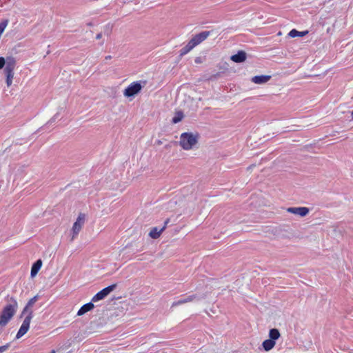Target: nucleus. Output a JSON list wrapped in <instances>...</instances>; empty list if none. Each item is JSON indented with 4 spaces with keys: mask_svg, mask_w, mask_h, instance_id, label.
<instances>
[{
    "mask_svg": "<svg viewBox=\"0 0 353 353\" xmlns=\"http://www.w3.org/2000/svg\"><path fill=\"white\" fill-rule=\"evenodd\" d=\"M42 265V261L41 259L37 260L32 266L31 268V276H34L40 270Z\"/></svg>",
    "mask_w": 353,
    "mask_h": 353,
    "instance_id": "2eb2a0df",
    "label": "nucleus"
},
{
    "mask_svg": "<svg viewBox=\"0 0 353 353\" xmlns=\"http://www.w3.org/2000/svg\"><path fill=\"white\" fill-rule=\"evenodd\" d=\"M10 151V146L7 147L4 150H3V151L0 153V155H3L5 153H6V152H9Z\"/></svg>",
    "mask_w": 353,
    "mask_h": 353,
    "instance_id": "393cba45",
    "label": "nucleus"
},
{
    "mask_svg": "<svg viewBox=\"0 0 353 353\" xmlns=\"http://www.w3.org/2000/svg\"><path fill=\"white\" fill-rule=\"evenodd\" d=\"M117 288V284L110 285L97 292L92 299V302H97L104 299L111 292Z\"/></svg>",
    "mask_w": 353,
    "mask_h": 353,
    "instance_id": "423d86ee",
    "label": "nucleus"
},
{
    "mask_svg": "<svg viewBox=\"0 0 353 353\" xmlns=\"http://www.w3.org/2000/svg\"><path fill=\"white\" fill-rule=\"evenodd\" d=\"M281 334L278 329L272 328L269 332V337L271 340L275 341L280 337Z\"/></svg>",
    "mask_w": 353,
    "mask_h": 353,
    "instance_id": "a211bd4d",
    "label": "nucleus"
},
{
    "mask_svg": "<svg viewBox=\"0 0 353 353\" xmlns=\"http://www.w3.org/2000/svg\"><path fill=\"white\" fill-rule=\"evenodd\" d=\"M8 347V345H3L0 347V353L4 352Z\"/></svg>",
    "mask_w": 353,
    "mask_h": 353,
    "instance_id": "b1692460",
    "label": "nucleus"
},
{
    "mask_svg": "<svg viewBox=\"0 0 353 353\" xmlns=\"http://www.w3.org/2000/svg\"><path fill=\"white\" fill-rule=\"evenodd\" d=\"M210 34V31H203L199 34H195L190 40V41L192 43V44L194 46V47L196 46L199 43H201L202 41L205 40L208 37Z\"/></svg>",
    "mask_w": 353,
    "mask_h": 353,
    "instance_id": "6e6552de",
    "label": "nucleus"
},
{
    "mask_svg": "<svg viewBox=\"0 0 353 353\" xmlns=\"http://www.w3.org/2000/svg\"><path fill=\"white\" fill-rule=\"evenodd\" d=\"M309 208L306 207H291L287 209V212L299 215L301 217L305 216L309 213Z\"/></svg>",
    "mask_w": 353,
    "mask_h": 353,
    "instance_id": "1a4fd4ad",
    "label": "nucleus"
},
{
    "mask_svg": "<svg viewBox=\"0 0 353 353\" xmlns=\"http://www.w3.org/2000/svg\"><path fill=\"white\" fill-rule=\"evenodd\" d=\"M352 119H353V111L352 112Z\"/></svg>",
    "mask_w": 353,
    "mask_h": 353,
    "instance_id": "c756f323",
    "label": "nucleus"
},
{
    "mask_svg": "<svg viewBox=\"0 0 353 353\" xmlns=\"http://www.w3.org/2000/svg\"><path fill=\"white\" fill-rule=\"evenodd\" d=\"M201 298H199L196 294H192L188 296L185 298L181 299L179 301H174L172 304V307H176L182 304H185L187 303H190L194 301H199Z\"/></svg>",
    "mask_w": 353,
    "mask_h": 353,
    "instance_id": "9b49d317",
    "label": "nucleus"
},
{
    "mask_svg": "<svg viewBox=\"0 0 353 353\" xmlns=\"http://www.w3.org/2000/svg\"><path fill=\"white\" fill-rule=\"evenodd\" d=\"M142 89V85L138 81H135L129 85L124 90L125 97H130L138 94Z\"/></svg>",
    "mask_w": 353,
    "mask_h": 353,
    "instance_id": "0eeeda50",
    "label": "nucleus"
},
{
    "mask_svg": "<svg viewBox=\"0 0 353 353\" xmlns=\"http://www.w3.org/2000/svg\"><path fill=\"white\" fill-rule=\"evenodd\" d=\"M17 65L16 59L13 57H7V65L4 68V73L6 76V85L10 87L14 79V70Z\"/></svg>",
    "mask_w": 353,
    "mask_h": 353,
    "instance_id": "7ed1b4c3",
    "label": "nucleus"
},
{
    "mask_svg": "<svg viewBox=\"0 0 353 353\" xmlns=\"http://www.w3.org/2000/svg\"><path fill=\"white\" fill-rule=\"evenodd\" d=\"M85 220V215L83 213H80L76 220V221L74 223L72 231V236L71 238V241H73L80 230H81Z\"/></svg>",
    "mask_w": 353,
    "mask_h": 353,
    "instance_id": "39448f33",
    "label": "nucleus"
},
{
    "mask_svg": "<svg viewBox=\"0 0 353 353\" xmlns=\"http://www.w3.org/2000/svg\"><path fill=\"white\" fill-rule=\"evenodd\" d=\"M198 142V137L190 132H183L181 134L179 144L183 150H189Z\"/></svg>",
    "mask_w": 353,
    "mask_h": 353,
    "instance_id": "f03ea898",
    "label": "nucleus"
},
{
    "mask_svg": "<svg viewBox=\"0 0 353 353\" xmlns=\"http://www.w3.org/2000/svg\"><path fill=\"white\" fill-rule=\"evenodd\" d=\"M271 79L270 75L254 76L252 78V81L256 84H263Z\"/></svg>",
    "mask_w": 353,
    "mask_h": 353,
    "instance_id": "f8f14e48",
    "label": "nucleus"
},
{
    "mask_svg": "<svg viewBox=\"0 0 353 353\" xmlns=\"http://www.w3.org/2000/svg\"><path fill=\"white\" fill-rule=\"evenodd\" d=\"M183 113L181 111H178L176 112L174 117L172 118V122L173 123H177L183 119Z\"/></svg>",
    "mask_w": 353,
    "mask_h": 353,
    "instance_id": "412c9836",
    "label": "nucleus"
},
{
    "mask_svg": "<svg viewBox=\"0 0 353 353\" xmlns=\"http://www.w3.org/2000/svg\"><path fill=\"white\" fill-rule=\"evenodd\" d=\"M276 342L270 339L265 340L262 343V346L265 351L271 350L275 345Z\"/></svg>",
    "mask_w": 353,
    "mask_h": 353,
    "instance_id": "dca6fc26",
    "label": "nucleus"
},
{
    "mask_svg": "<svg viewBox=\"0 0 353 353\" xmlns=\"http://www.w3.org/2000/svg\"><path fill=\"white\" fill-rule=\"evenodd\" d=\"M194 48V46L189 41V42L187 43V45L181 49V50H180V56H183V55L186 54L191 50H192Z\"/></svg>",
    "mask_w": 353,
    "mask_h": 353,
    "instance_id": "aec40b11",
    "label": "nucleus"
},
{
    "mask_svg": "<svg viewBox=\"0 0 353 353\" xmlns=\"http://www.w3.org/2000/svg\"><path fill=\"white\" fill-rule=\"evenodd\" d=\"M246 59V53L243 51H239L237 54L231 57V59L235 63H241Z\"/></svg>",
    "mask_w": 353,
    "mask_h": 353,
    "instance_id": "4468645a",
    "label": "nucleus"
},
{
    "mask_svg": "<svg viewBox=\"0 0 353 353\" xmlns=\"http://www.w3.org/2000/svg\"><path fill=\"white\" fill-rule=\"evenodd\" d=\"M37 301V296H34V297L30 299L28 301V303L26 304V307L23 308L21 315L24 314L26 312H28L29 314V312L30 311V310H29V307H32L35 303V302Z\"/></svg>",
    "mask_w": 353,
    "mask_h": 353,
    "instance_id": "f3484780",
    "label": "nucleus"
},
{
    "mask_svg": "<svg viewBox=\"0 0 353 353\" xmlns=\"http://www.w3.org/2000/svg\"><path fill=\"white\" fill-rule=\"evenodd\" d=\"M308 31L299 32L296 29H293L289 32L288 35L292 38H294L296 37H303L306 35Z\"/></svg>",
    "mask_w": 353,
    "mask_h": 353,
    "instance_id": "6ab92c4d",
    "label": "nucleus"
},
{
    "mask_svg": "<svg viewBox=\"0 0 353 353\" xmlns=\"http://www.w3.org/2000/svg\"><path fill=\"white\" fill-rule=\"evenodd\" d=\"M6 325L4 324H3L1 322H0V334L3 331V327H5Z\"/></svg>",
    "mask_w": 353,
    "mask_h": 353,
    "instance_id": "a878e982",
    "label": "nucleus"
},
{
    "mask_svg": "<svg viewBox=\"0 0 353 353\" xmlns=\"http://www.w3.org/2000/svg\"><path fill=\"white\" fill-rule=\"evenodd\" d=\"M111 58H112V57H111L110 55H108V56H106V57H105V60H109V59H110Z\"/></svg>",
    "mask_w": 353,
    "mask_h": 353,
    "instance_id": "cd10ccee",
    "label": "nucleus"
},
{
    "mask_svg": "<svg viewBox=\"0 0 353 353\" xmlns=\"http://www.w3.org/2000/svg\"><path fill=\"white\" fill-rule=\"evenodd\" d=\"M7 304L3 308L0 314V322L6 325L14 316L18 308L17 300L12 296H8L6 298Z\"/></svg>",
    "mask_w": 353,
    "mask_h": 353,
    "instance_id": "f257e3e1",
    "label": "nucleus"
},
{
    "mask_svg": "<svg viewBox=\"0 0 353 353\" xmlns=\"http://www.w3.org/2000/svg\"><path fill=\"white\" fill-rule=\"evenodd\" d=\"M7 65V58L5 59L3 57H0V69H2L4 66Z\"/></svg>",
    "mask_w": 353,
    "mask_h": 353,
    "instance_id": "5701e85b",
    "label": "nucleus"
},
{
    "mask_svg": "<svg viewBox=\"0 0 353 353\" xmlns=\"http://www.w3.org/2000/svg\"><path fill=\"white\" fill-rule=\"evenodd\" d=\"M161 141H158V144H161Z\"/></svg>",
    "mask_w": 353,
    "mask_h": 353,
    "instance_id": "c85d7f7f",
    "label": "nucleus"
},
{
    "mask_svg": "<svg viewBox=\"0 0 353 353\" xmlns=\"http://www.w3.org/2000/svg\"><path fill=\"white\" fill-rule=\"evenodd\" d=\"M32 317H33V312H32V310H30V311L29 312V314L27 315V316L23 320L22 325H21V327L16 335V338L17 339L22 337L28 331L29 327H30V321H31V319H32Z\"/></svg>",
    "mask_w": 353,
    "mask_h": 353,
    "instance_id": "20e7f679",
    "label": "nucleus"
},
{
    "mask_svg": "<svg viewBox=\"0 0 353 353\" xmlns=\"http://www.w3.org/2000/svg\"><path fill=\"white\" fill-rule=\"evenodd\" d=\"M101 37H102V33H99L96 36L97 39H101Z\"/></svg>",
    "mask_w": 353,
    "mask_h": 353,
    "instance_id": "bb28decb",
    "label": "nucleus"
},
{
    "mask_svg": "<svg viewBox=\"0 0 353 353\" xmlns=\"http://www.w3.org/2000/svg\"><path fill=\"white\" fill-rule=\"evenodd\" d=\"M169 222L170 219H167L164 222V225L161 228L159 229L157 227L152 228L149 233V236L154 239H158L161 236V233L165 230Z\"/></svg>",
    "mask_w": 353,
    "mask_h": 353,
    "instance_id": "9d476101",
    "label": "nucleus"
},
{
    "mask_svg": "<svg viewBox=\"0 0 353 353\" xmlns=\"http://www.w3.org/2000/svg\"><path fill=\"white\" fill-rule=\"evenodd\" d=\"M8 25V20H4L0 23V34L1 35Z\"/></svg>",
    "mask_w": 353,
    "mask_h": 353,
    "instance_id": "4be33fe9",
    "label": "nucleus"
},
{
    "mask_svg": "<svg viewBox=\"0 0 353 353\" xmlns=\"http://www.w3.org/2000/svg\"><path fill=\"white\" fill-rule=\"evenodd\" d=\"M94 307V304L92 302H89L88 303L84 304L81 308L77 312L78 316H81L85 314L86 312L92 310Z\"/></svg>",
    "mask_w": 353,
    "mask_h": 353,
    "instance_id": "ddd939ff",
    "label": "nucleus"
}]
</instances>
